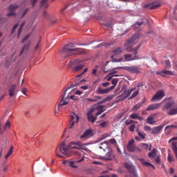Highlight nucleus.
<instances>
[{"instance_id":"obj_1","label":"nucleus","mask_w":177,"mask_h":177,"mask_svg":"<svg viewBox=\"0 0 177 177\" xmlns=\"http://www.w3.org/2000/svg\"><path fill=\"white\" fill-rule=\"evenodd\" d=\"M83 143L80 141L72 142H70L68 145H66L65 141H63L56 149L55 154L57 157H59L60 158H64V157L59 154H64L66 156V157H71V153H69V149H77L84 150L85 151H88V148H83Z\"/></svg>"},{"instance_id":"obj_2","label":"nucleus","mask_w":177,"mask_h":177,"mask_svg":"<svg viewBox=\"0 0 177 177\" xmlns=\"http://www.w3.org/2000/svg\"><path fill=\"white\" fill-rule=\"evenodd\" d=\"M74 48V45L72 43L68 44L65 46L64 48L60 50L61 55L65 58L70 57L73 55H84L86 54V50L83 48Z\"/></svg>"},{"instance_id":"obj_3","label":"nucleus","mask_w":177,"mask_h":177,"mask_svg":"<svg viewBox=\"0 0 177 177\" xmlns=\"http://www.w3.org/2000/svg\"><path fill=\"white\" fill-rule=\"evenodd\" d=\"M115 70L118 69H123L126 70L131 73H136V74H140L142 71V68H139L138 66H120V67H116L114 68Z\"/></svg>"},{"instance_id":"obj_4","label":"nucleus","mask_w":177,"mask_h":177,"mask_svg":"<svg viewBox=\"0 0 177 177\" xmlns=\"http://www.w3.org/2000/svg\"><path fill=\"white\" fill-rule=\"evenodd\" d=\"M71 87H68L63 95L61 96V101L58 105L59 109H61L64 106L67 105L68 104V94L66 95V92L68 89H70Z\"/></svg>"},{"instance_id":"obj_5","label":"nucleus","mask_w":177,"mask_h":177,"mask_svg":"<svg viewBox=\"0 0 177 177\" xmlns=\"http://www.w3.org/2000/svg\"><path fill=\"white\" fill-rule=\"evenodd\" d=\"M136 150H137V151H141L138 147H136L134 140H131L129 144H127V151H130V153H134Z\"/></svg>"},{"instance_id":"obj_6","label":"nucleus","mask_w":177,"mask_h":177,"mask_svg":"<svg viewBox=\"0 0 177 177\" xmlns=\"http://www.w3.org/2000/svg\"><path fill=\"white\" fill-rule=\"evenodd\" d=\"M115 154L113 151H109L105 156H101L102 160H104L105 161H111V160H114Z\"/></svg>"},{"instance_id":"obj_7","label":"nucleus","mask_w":177,"mask_h":177,"mask_svg":"<svg viewBox=\"0 0 177 177\" xmlns=\"http://www.w3.org/2000/svg\"><path fill=\"white\" fill-rule=\"evenodd\" d=\"M124 166V168H126V169H127V171H129V173L130 174H133L135 175L136 173V168L130 162H125L124 165H123Z\"/></svg>"},{"instance_id":"obj_8","label":"nucleus","mask_w":177,"mask_h":177,"mask_svg":"<svg viewBox=\"0 0 177 177\" xmlns=\"http://www.w3.org/2000/svg\"><path fill=\"white\" fill-rule=\"evenodd\" d=\"M165 95V92L163 91H158L155 93L154 96L152 97V101H157L161 100Z\"/></svg>"},{"instance_id":"obj_9","label":"nucleus","mask_w":177,"mask_h":177,"mask_svg":"<svg viewBox=\"0 0 177 177\" xmlns=\"http://www.w3.org/2000/svg\"><path fill=\"white\" fill-rule=\"evenodd\" d=\"M165 124H162L160 126L152 128V129L151 130V135H157L158 133H160V131H162V128H164Z\"/></svg>"},{"instance_id":"obj_10","label":"nucleus","mask_w":177,"mask_h":177,"mask_svg":"<svg viewBox=\"0 0 177 177\" xmlns=\"http://www.w3.org/2000/svg\"><path fill=\"white\" fill-rule=\"evenodd\" d=\"M136 89V88H133L129 90H124L123 91V93H122V95H120V99H122V100H125L126 98H127L131 94V93Z\"/></svg>"},{"instance_id":"obj_11","label":"nucleus","mask_w":177,"mask_h":177,"mask_svg":"<svg viewBox=\"0 0 177 177\" xmlns=\"http://www.w3.org/2000/svg\"><path fill=\"white\" fill-rule=\"evenodd\" d=\"M95 109L91 108L90 111L87 113V117L89 122L94 123L96 121L97 118H95L93 115V113L94 112Z\"/></svg>"},{"instance_id":"obj_12","label":"nucleus","mask_w":177,"mask_h":177,"mask_svg":"<svg viewBox=\"0 0 177 177\" xmlns=\"http://www.w3.org/2000/svg\"><path fill=\"white\" fill-rule=\"evenodd\" d=\"M161 104L162 103L149 104V106H148V107H147L145 110H147V111H151L159 109L161 107Z\"/></svg>"},{"instance_id":"obj_13","label":"nucleus","mask_w":177,"mask_h":177,"mask_svg":"<svg viewBox=\"0 0 177 177\" xmlns=\"http://www.w3.org/2000/svg\"><path fill=\"white\" fill-rule=\"evenodd\" d=\"M91 136H93V132L91 129L86 130L83 135L80 136V139H85L87 138H91Z\"/></svg>"},{"instance_id":"obj_14","label":"nucleus","mask_w":177,"mask_h":177,"mask_svg":"<svg viewBox=\"0 0 177 177\" xmlns=\"http://www.w3.org/2000/svg\"><path fill=\"white\" fill-rule=\"evenodd\" d=\"M174 101H168L167 102L165 105L162 108V111H166L167 110L169 109L171 107H172L174 105Z\"/></svg>"},{"instance_id":"obj_15","label":"nucleus","mask_w":177,"mask_h":177,"mask_svg":"<svg viewBox=\"0 0 177 177\" xmlns=\"http://www.w3.org/2000/svg\"><path fill=\"white\" fill-rule=\"evenodd\" d=\"M139 34L134 35L131 39L127 40V43H129V44H136L139 41Z\"/></svg>"},{"instance_id":"obj_16","label":"nucleus","mask_w":177,"mask_h":177,"mask_svg":"<svg viewBox=\"0 0 177 177\" xmlns=\"http://www.w3.org/2000/svg\"><path fill=\"white\" fill-rule=\"evenodd\" d=\"M111 91V89L110 88H102V87L99 86L97 87V94H101V95H103V94H106L108 93L109 92H110Z\"/></svg>"},{"instance_id":"obj_17","label":"nucleus","mask_w":177,"mask_h":177,"mask_svg":"<svg viewBox=\"0 0 177 177\" xmlns=\"http://www.w3.org/2000/svg\"><path fill=\"white\" fill-rule=\"evenodd\" d=\"M138 59H139L138 56L133 57L132 55H130V54L124 55V61H126V62L133 61V60H136Z\"/></svg>"},{"instance_id":"obj_18","label":"nucleus","mask_w":177,"mask_h":177,"mask_svg":"<svg viewBox=\"0 0 177 177\" xmlns=\"http://www.w3.org/2000/svg\"><path fill=\"white\" fill-rule=\"evenodd\" d=\"M156 75H160L161 76L165 77L166 75H174V73L169 71H162L156 72Z\"/></svg>"},{"instance_id":"obj_19","label":"nucleus","mask_w":177,"mask_h":177,"mask_svg":"<svg viewBox=\"0 0 177 177\" xmlns=\"http://www.w3.org/2000/svg\"><path fill=\"white\" fill-rule=\"evenodd\" d=\"M16 84H13L9 89V95L12 97L16 95Z\"/></svg>"},{"instance_id":"obj_20","label":"nucleus","mask_w":177,"mask_h":177,"mask_svg":"<svg viewBox=\"0 0 177 177\" xmlns=\"http://www.w3.org/2000/svg\"><path fill=\"white\" fill-rule=\"evenodd\" d=\"M146 122L149 124H153L156 122L154 115L148 116V118H147Z\"/></svg>"},{"instance_id":"obj_21","label":"nucleus","mask_w":177,"mask_h":177,"mask_svg":"<svg viewBox=\"0 0 177 177\" xmlns=\"http://www.w3.org/2000/svg\"><path fill=\"white\" fill-rule=\"evenodd\" d=\"M80 117L77 115L74 112H73L71 115V120L70 121H73L75 122H79Z\"/></svg>"},{"instance_id":"obj_22","label":"nucleus","mask_w":177,"mask_h":177,"mask_svg":"<svg viewBox=\"0 0 177 177\" xmlns=\"http://www.w3.org/2000/svg\"><path fill=\"white\" fill-rule=\"evenodd\" d=\"M104 107L105 106L103 105H99L97 106V110L98 111V112L96 113L97 116L100 115L101 113L106 111V109H104Z\"/></svg>"},{"instance_id":"obj_23","label":"nucleus","mask_w":177,"mask_h":177,"mask_svg":"<svg viewBox=\"0 0 177 177\" xmlns=\"http://www.w3.org/2000/svg\"><path fill=\"white\" fill-rule=\"evenodd\" d=\"M140 147H142V149H144V150L150 151V150H151L152 146H151V145H149L145 144V143H141V145H140Z\"/></svg>"},{"instance_id":"obj_24","label":"nucleus","mask_w":177,"mask_h":177,"mask_svg":"<svg viewBox=\"0 0 177 177\" xmlns=\"http://www.w3.org/2000/svg\"><path fill=\"white\" fill-rule=\"evenodd\" d=\"M171 149L175 154V157L177 160V142H172V147Z\"/></svg>"},{"instance_id":"obj_25","label":"nucleus","mask_w":177,"mask_h":177,"mask_svg":"<svg viewBox=\"0 0 177 177\" xmlns=\"http://www.w3.org/2000/svg\"><path fill=\"white\" fill-rule=\"evenodd\" d=\"M102 99V97L101 96L96 95L94 97V98H87L86 100L88 102H97V100H100Z\"/></svg>"},{"instance_id":"obj_26","label":"nucleus","mask_w":177,"mask_h":177,"mask_svg":"<svg viewBox=\"0 0 177 177\" xmlns=\"http://www.w3.org/2000/svg\"><path fill=\"white\" fill-rule=\"evenodd\" d=\"M19 8V6L17 4H12L10 5L8 10V11H12V12H15L16 9H17Z\"/></svg>"},{"instance_id":"obj_27","label":"nucleus","mask_w":177,"mask_h":177,"mask_svg":"<svg viewBox=\"0 0 177 177\" xmlns=\"http://www.w3.org/2000/svg\"><path fill=\"white\" fill-rule=\"evenodd\" d=\"M130 118L137 119L140 121H142L143 120V118L142 117L139 116L138 114H137V113H133V114L130 115Z\"/></svg>"},{"instance_id":"obj_28","label":"nucleus","mask_w":177,"mask_h":177,"mask_svg":"<svg viewBox=\"0 0 177 177\" xmlns=\"http://www.w3.org/2000/svg\"><path fill=\"white\" fill-rule=\"evenodd\" d=\"M118 79L115 78L113 79L111 82L113 84V86H111L109 88L111 89V91L113 90L115 88V87L117 86L118 82Z\"/></svg>"},{"instance_id":"obj_29","label":"nucleus","mask_w":177,"mask_h":177,"mask_svg":"<svg viewBox=\"0 0 177 177\" xmlns=\"http://www.w3.org/2000/svg\"><path fill=\"white\" fill-rule=\"evenodd\" d=\"M160 7V5H151V4H148L145 6V8H149V10H155L157 9L158 8Z\"/></svg>"},{"instance_id":"obj_30","label":"nucleus","mask_w":177,"mask_h":177,"mask_svg":"<svg viewBox=\"0 0 177 177\" xmlns=\"http://www.w3.org/2000/svg\"><path fill=\"white\" fill-rule=\"evenodd\" d=\"M157 154V150L156 149H152V151L148 153V156L152 157V158H155Z\"/></svg>"},{"instance_id":"obj_31","label":"nucleus","mask_w":177,"mask_h":177,"mask_svg":"<svg viewBox=\"0 0 177 177\" xmlns=\"http://www.w3.org/2000/svg\"><path fill=\"white\" fill-rule=\"evenodd\" d=\"M167 114L169 115H174L177 114V108L171 109L168 112Z\"/></svg>"},{"instance_id":"obj_32","label":"nucleus","mask_w":177,"mask_h":177,"mask_svg":"<svg viewBox=\"0 0 177 177\" xmlns=\"http://www.w3.org/2000/svg\"><path fill=\"white\" fill-rule=\"evenodd\" d=\"M77 156L79 157V160L76 161V162H81V161H84V157L82 155L81 152H76Z\"/></svg>"},{"instance_id":"obj_33","label":"nucleus","mask_w":177,"mask_h":177,"mask_svg":"<svg viewBox=\"0 0 177 177\" xmlns=\"http://www.w3.org/2000/svg\"><path fill=\"white\" fill-rule=\"evenodd\" d=\"M145 102H141L137 104H136V106H134V107H133V111H136L138 109H139L141 106L144 104Z\"/></svg>"},{"instance_id":"obj_34","label":"nucleus","mask_w":177,"mask_h":177,"mask_svg":"<svg viewBox=\"0 0 177 177\" xmlns=\"http://www.w3.org/2000/svg\"><path fill=\"white\" fill-rule=\"evenodd\" d=\"M174 128H177V126L176 125H169V126H167L165 128V131H169L168 133H170L171 132V130L170 129H173Z\"/></svg>"},{"instance_id":"obj_35","label":"nucleus","mask_w":177,"mask_h":177,"mask_svg":"<svg viewBox=\"0 0 177 177\" xmlns=\"http://www.w3.org/2000/svg\"><path fill=\"white\" fill-rule=\"evenodd\" d=\"M13 146H11L10 149L9 150V151L8 152V153L6 155L5 158L7 160L8 158V157H10V156H12V153H13Z\"/></svg>"},{"instance_id":"obj_36","label":"nucleus","mask_w":177,"mask_h":177,"mask_svg":"<svg viewBox=\"0 0 177 177\" xmlns=\"http://www.w3.org/2000/svg\"><path fill=\"white\" fill-rule=\"evenodd\" d=\"M99 149H101L105 151L106 149H108L107 142L102 143V146H100Z\"/></svg>"},{"instance_id":"obj_37","label":"nucleus","mask_w":177,"mask_h":177,"mask_svg":"<svg viewBox=\"0 0 177 177\" xmlns=\"http://www.w3.org/2000/svg\"><path fill=\"white\" fill-rule=\"evenodd\" d=\"M137 133L138 134V136L141 138V139H145L146 134L140 131L138 129H137Z\"/></svg>"},{"instance_id":"obj_38","label":"nucleus","mask_w":177,"mask_h":177,"mask_svg":"<svg viewBox=\"0 0 177 177\" xmlns=\"http://www.w3.org/2000/svg\"><path fill=\"white\" fill-rule=\"evenodd\" d=\"M122 52V48L121 47H118L115 48V50L113 51V53L115 55H118L120 54Z\"/></svg>"},{"instance_id":"obj_39","label":"nucleus","mask_w":177,"mask_h":177,"mask_svg":"<svg viewBox=\"0 0 177 177\" xmlns=\"http://www.w3.org/2000/svg\"><path fill=\"white\" fill-rule=\"evenodd\" d=\"M24 25H25V22H23V23L21 24V26H20V27H19V30H18V35H17V38H18V39H19V37H20V34H21V30H22V29H23Z\"/></svg>"},{"instance_id":"obj_40","label":"nucleus","mask_w":177,"mask_h":177,"mask_svg":"<svg viewBox=\"0 0 177 177\" xmlns=\"http://www.w3.org/2000/svg\"><path fill=\"white\" fill-rule=\"evenodd\" d=\"M142 164L145 167H151V168H152L153 169H155V167L153 166V165H152L151 163H150L149 162H142Z\"/></svg>"},{"instance_id":"obj_41","label":"nucleus","mask_w":177,"mask_h":177,"mask_svg":"<svg viewBox=\"0 0 177 177\" xmlns=\"http://www.w3.org/2000/svg\"><path fill=\"white\" fill-rule=\"evenodd\" d=\"M84 65L80 64L75 68L73 70L74 72H77L80 70H82L84 68Z\"/></svg>"},{"instance_id":"obj_42","label":"nucleus","mask_w":177,"mask_h":177,"mask_svg":"<svg viewBox=\"0 0 177 177\" xmlns=\"http://www.w3.org/2000/svg\"><path fill=\"white\" fill-rule=\"evenodd\" d=\"M165 67L167 69H169V68H171V63L169 60L165 61Z\"/></svg>"},{"instance_id":"obj_43","label":"nucleus","mask_w":177,"mask_h":177,"mask_svg":"<svg viewBox=\"0 0 177 177\" xmlns=\"http://www.w3.org/2000/svg\"><path fill=\"white\" fill-rule=\"evenodd\" d=\"M29 46L28 44H25L24 47L22 48L21 52H20V56L24 53L25 50H26L28 48Z\"/></svg>"},{"instance_id":"obj_44","label":"nucleus","mask_w":177,"mask_h":177,"mask_svg":"<svg viewBox=\"0 0 177 177\" xmlns=\"http://www.w3.org/2000/svg\"><path fill=\"white\" fill-rule=\"evenodd\" d=\"M76 123H78V122H73V121L70 120V122H69V129H73L74 125H75Z\"/></svg>"},{"instance_id":"obj_45","label":"nucleus","mask_w":177,"mask_h":177,"mask_svg":"<svg viewBox=\"0 0 177 177\" xmlns=\"http://www.w3.org/2000/svg\"><path fill=\"white\" fill-rule=\"evenodd\" d=\"M71 162V160H66L62 162V164H64V165H66V167H70V163Z\"/></svg>"},{"instance_id":"obj_46","label":"nucleus","mask_w":177,"mask_h":177,"mask_svg":"<svg viewBox=\"0 0 177 177\" xmlns=\"http://www.w3.org/2000/svg\"><path fill=\"white\" fill-rule=\"evenodd\" d=\"M141 26L142 25H145V22H136V24L134 26H133V27H134V29L136 28V26Z\"/></svg>"},{"instance_id":"obj_47","label":"nucleus","mask_w":177,"mask_h":177,"mask_svg":"<svg viewBox=\"0 0 177 177\" xmlns=\"http://www.w3.org/2000/svg\"><path fill=\"white\" fill-rule=\"evenodd\" d=\"M167 160L169 162H173V161H174L173 156H171L170 154H168Z\"/></svg>"},{"instance_id":"obj_48","label":"nucleus","mask_w":177,"mask_h":177,"mask_svg":"<svg viewBox=\"0 0 177 177\" xmlns=\"http://www.w3.org/2000/svg\"><path fill=\"white\" fill-rule=\"evenodd\" d=\"M151 128L149 126L144 127V131H147L149 133H151Z\"/></svg>"},{"instance_id":"obj_49","label":"nucleus","mask_w":177,"mask_h":177,"mask_svg":"<svg viewBox=\"0 0 177 177\" xmlns=\"http://www.w3.org/2000/svg\"><path fill=\"white\" fill-rule=\"evenodd\" d=\"M10 12L7 14V17L16 16L17 14L14 11H9Z\"/></svg>"},{"instance_id":"obj_50","label":"nucleus","mask_w":177,"mask_h":177,"mask_svg":"<svg viewBox=\"0 0 177 177\" xmlns=\"http://www.w3.org/2000/svg\"><path fill=\"white\" fill-rule=\"evenodd\" d=\"M139 92H140L139 89L136 91V92L133 93V94L131 95V98L136 97L139 94Z\"/></svg>"},{"instance_id":"obj_51","label":"nucleus","mask_w":177,"mask_h":177,"mask_svg":"<svg viewBox=\"0 0 177 177\" xmlns=\"http://www.w3.org/2000/svg\"><path fill=\"white\" fill-rule=\"evenodd\" d=\"M133 48L131 46H129L126 48V50H127V52L131 53L133 51Z\"/></svg>"},{"instance_id":"obj_52","label":"nucleus","mask_w":177,"mask_h":177,"mask_svg":"<svg viewBox=\"0 0 177 177\" xmlns=\"http://www.w3.org/2000/svg\"><path fill=\"white\" fill-rule=\"evenodd\" d=\"M49 1H54L55 0H49ZM47 1L48 0H42L41 1V6L44 7L46 4Z\"/></svg>"},{"instance_id":"obj_53","label":"nucleus","mask_w":177,"mask_h":177,"mask_svg":"<svg viewBox=\"0 0 177 177\" xmlns=\"http://www.w3.org/2000/svg\"><path fill=\"white\" fill-rule=\"evenodd\" d=\"M69 167H71L72 168H77V166L75 165L74 161H71Z\"/></svg>"},{"instance_id":"obj_54","label":"nucleus","mask_w":177,"mask_h":177,"mask_svg":"<svg viewBox=\"0 0 177 177\" xmlns=\"http://www.w3.org/2000/svg\"><path fill=\"white\" fill-rule=\"evenodd\" d=\"M135 128H136V125L135 124H131V126H130V128H129L130 132H134Z\"/></svg>"},{"instance_id":"obj_55","label":"nucleus","mask_w":177,"mask_h":177,"mask_svg":"<svg viewBox=\"0 0 177 177\" xmlns=\"http://www.w3.org/2000/svg\"><path fill=\"white\" fill-rule=\"evenodd\" d=\"M100 125V127H101L102 128H106V125H107V122H106V121L103 122H102Z\"/></svg>"},{"instance_id":"obj_56","label":"nucleus","mask_w":177,"mask_h":177,"mask_svg":"<svg viewBox=\"0 0 177 177\" xmlns=\"http://www.w3.org/2000/svg\"><path fill=\"white\" fill-rule=\"evenodd\" d=\"M155 162H156V164H160L161 160L160 156H157L156 158H155Z\"/></svg>"},{"instance_id":"obj_57","label":"nucleus","mask_w":177,"mask_h":177,"mask_svg":"<svg viewBox=\"0 0 177 177\" xmlns=\"http://www.w3.org/2000/svg\"><path fill=\"white\" fill-rule=\"evenodd\" d=\"M37 1H38V0H31L30 4L32 5V8L35 6V4H36V3H37Z\"/></svg>"},{"instance_id":"obj_58","label":"nucleus","mask_w":177,"mask_h":177,"mask_svg":"<svg viewBox=\"0 0 177 177\" xmlns=\"http://www.w3.org/2000/svg\"><path fill=\"white\" fill-rule=\"evenodd\" d=\"M19 24H17L12 28V30L11 31V34L13 35L15 33V30L17 28Z\"/></svg>"},{"instance_id":"obj_59","label":"nucleus","mask_w":177,"mask_h":177,"mask_svg":"<svg viewBox=\"0 0 177 177\" xmlns=\"http://www.w3.org/2000/svg\"><path fill=\"white\" fill-rule=\"evenodd\" d=\"M113 57H114V56L111 57V58L113 59L112 61L114 62H121L122 60V59H114Z\"/></svg>"},{"instance_id":"obj_60","label":"nucleus","mask_w":177,"mask_h":177,"mask_svg":"<svg viewBox=\"0 0 177 177\" xmlns=\"http://www.w3.org/2000/svg\"><path fill=\"white\" fill-rule=\"evenodd\" d=\"M110 142H111V143H112V145H117V141L114 138L111 139Z\"/></svg>"},{"instance_id":"obj_61","label":"nucleus","mask_w":177,"mask_h":177,"mask_svg":"<svg viewBox=\"0 0 177 177\" xmlns=\"http://www.w3.org/2000/svg\"><path fill=\"white\" fill-rule=\"evenodd\" d=\"M29 37H30V35H28L22 40L21 43L23 44V43H24L25 41H26L28 39Z\"/></svg>"},{"instance_id":"obj_62","label":"nucleus","mask_w":177,"mask_h":177,"mask_svg":"<svg viewBox=\"0 0 177 177\" xmlns=\"http://www.w3.org/2000/svg\"><path fill=\"white\" fill-rule=\"evenodd\" d=\"M10 127V123L7 121L5 125V128H9Z\"/></svg>"},{"instance_id":"obj_63","label":"nucleus","mask_w":177,"mask_h":177,"mask_svg":"<svg viewBox=\"0 0 177 177\" xmlns=\"http://www.w3.org/2000/svg\"><path fill=\"white\" fill-rule=\"evenodd\" d=\"M92 74L95 76H97V70L96 69H93V71H92Z\"/></svg>"},{"instance_id":"obj_64","label":"nucleus","mask_w":177,"mask_h":177,"mask_svg":"<svg viewBox=\"0 0 177 177\" xmlns=\"http://www.w3.org/2000/svg\"><path fill=\"white\" fill-rule=\"evenodd\" d=\"M21 92L24 94L26 95V93L28 92V89L24 88L21 90Z\"/></svg>"}]
</instances>
